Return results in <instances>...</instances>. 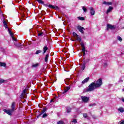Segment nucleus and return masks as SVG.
I'll use <instances>...</instances> for the list:
<instances>
[{"mask_svg": "<svg viewBox=\"0 0 124 124\" xmlns=\"http://www.w3.org/2000/svg\"><path fill=\"white\" fill-rule=\"evenodd\" d=\"M96 89V87H95V85H94V82H92L89 86L86 88V92H93V91H94Z\"/></svg>", "mask_w": 124, "mask_h": 124, "instance_id": "f257e3e1", "label": "nucleus"}, {"mask_svg": "<svg viewBox=\"0 0 124 124\" xmlns=\"http://www.w3.org/2000/svg\"><path fill=\"white\" fill-rule=\"evenodd\" d=\"M94 85L96 89H97V88H100V87L102 86V79L101 78L98 79L94 82Z\"/></svg>", "mask_w": 124, "mask_h": 124, "instance_id": "f03ea898", "label": "nucleus"}, {"mask_svg": "<svg viewBox=\"0 0 124 124\" xmlns=\"http://www.w3.org/2000/svg\"><path fill=\"white\" fill-rule=\"evenodd\" d=\"M81 100L84 103H88L90 101V97L85 96H82L81 97Z\"/></svg>", "mask_w": 124, "mask_h": 124, "instance_id": "7ed1b4c3", "label": "nucleus"}, {"mask_svg": "<svg viewBox=\"0 0 124 124\" xmlns=\"http://www.w3.org/2000/svg\"><path fill=\"white\" fill-rule=\"evenodd\" d=\"M80 45L82 47V52L83 53V56L85 57L86 56V47H85V45H84V43L82 42L80 43Z\"/></svg>", "mask_w": 124, "mask_h": 124, "instance_id": "20e7f679", "label": "nucleus"}, {"mask_svg": "<svg viewBox=\"0 0 124 124\" xmlns=\"http://www.w3.org/2000/svg\"><path fill=\"white\" fill-rule=\"evenodd\" d=\"M78 30L81 32V33H84V31L85 30L84 27H82V26H78L77 27Z\"/></svg>", "mask_w": 124, "mask_h": 124, "instance_id": "39448f33", "label": "nucleus"}, {"mask_svg": "<svg viewBox=\"0 0 124 124\" xmlns=\"http://www.w3.org/2000/svg\"><path fill=\"white\" fill-rule=\"evenodd\" d=\"M3 111L5 112L6 114H8V115H9L10 116H11V114L12 113V110L11 109L7 110L6 109H3Z\"/></svg>", "mask_w": 124, "mask_h": 124, "instance_id": "423d86ee", "label": "nucleus"}, {"mask_svg": "<svg viewBox=\"0 0 124 124\" xmlns=\"http://www.w3.org/2000/svg\"><path fill=\"white\" fill-rule=\"evenodd\" d=\"M107 27V31H109V29H110V30H114L115 29V26L111 24H108Z\"/></svg>", "mask_w": 124, "mask_h": 124, "instance_id": "0eeeda50", "label": "nucleus"}, {"mask_svg": "<svg viewBox=\"0 0 124 124\" xmlns=\"http://www.w3.org/2000/svg\"><path fill=\"white\" fill-rule=\"evenodd\" d=\"M27 94V90L25 89L23 90L22 93L21 94V97L22 98H26V95Z\"/></svg>", "mask_w": 124, "mask_h": 124, "instance_id": "6e6552de", "label": "nucleus"}, {"mask_svg": "<svg viewBox=\"0 0 124 124\" xmlns=\"http://www.w3.org/2000/svg\"><path fill=\"white\" fill-rule=\"evenodd\" d=\"M90 10L91 15L93 16V15H94V14H95V11H94V9H93V7L90 8Z\"/></svg>", "mask_w": 124, "mask_h": 124, "instance_id": "1a4fd4ad", "label": "nucleus"}, {"mask_svg": "<svg viewBox=\"0 0 124 124\" xmlns=\"http://www.w3.org/2000/svg\"><path fill=\"white\" fill-rule=\"evenodd\" d=\"M8 31L9 33L10 34L13 40H15V41H16V39H15V38H14V37L13 36V33H12V32H11V31H10L9 29H8Z\"/></svg>", "mask_w": 124, "mask_h": 124, "instance_id": "9d476101", "label": "nucleus"}, {"mask_svg": "<svg viewBox=\"0 0 124 124\" xmlns=\"http://www.w3.org/2000/svg\"><path fill=\"white\" fill-rule=\"evenodd\" d=\"M90 80V78H85L82 81V84H85L86 83H87V82H89V80Z\"/></svg>", "mask_w": 124, "mask_h": 124, "instance_id": "9b49d317", "label": "nucleus"}, {"mask_svg": "<svg viewBox=\"0 0 124 124\" xmlns=\"http://www.w3.org/2000/svg\"><path fill=\"white\" fill-rule=\"evenodd\" d=\"M103 4H105L106 5H112V2H107L106 1H104L103 2Z\"/></svg>", "mask_w": 124, "mask_h": 124, "instance_id": "f8f14e48", "label": "nucleus"}, {"mask_svg": "<svg viewBox=\"0 0 124 124\" xmlns=\"http://www.w3.org/2000/svg\"><path fill=\"white\" fill-rule=\"evenodd\" d=\"M75 38L76 39V40H78V41H79V42H81L82 41V39L81 38V36L78 35Z\"/></svg>", "mask_w": 124, "mask_h": 124, "instance_id": "ddd939ff", "label": "nucleus"}, {"mask_svg": "<svg viewBox=\"0 0 124 124\" xmlns=\"http://www.w3.org/2000/svg\"><path fill=\"white\" fill-rule=\"evenodd\" d=\"M113 10V7L109 6L108 7V9L107 11V14H108V13H109V12H111Z\"/></svg>", "mask_w": 124, "mask_h": 124, "instance_id": "4468645a", "label": "nucleus"}, {"mask_svg": "<svg viewBox=\"0 0 124 124\" xmlns=\"http://www.w3.org/2000/svg\"><path fill=\"white\" fill-rule=\"evenodd\" d=\"M47 50H48V47H47V46H45L44 47H43V55H44V54H45L47 51Z\"/></svg>", "mask_w": 124, "mask_h": 124, "instance_id": "2eb2a0df", "label": "nucleus"}, {"mask_svg": "<svg viewBox=\"0 0 124 124\" xmlns=\"http://www.w3.org/2000/svg\"><path fill=\"white\" fill-rule=\"evenodd\" d=\"M0 66H3V67H6V63L5 62H0Z\"/></svg>", "mask_w": 124, "mask_h": 124, "instance_id": "dca6fc26", "label": "nucleus"}, {"mask_svg": "<svg viewBox=\"0 0 124 124\" xmlns=\"http://www.w3.org/2000/svg\"><path fill=\"white\" fill-rule=\"evenodd\" d=\"M70 89V86L66 87L64 89V93H67L68 91Z\"/></svg>", "mask_w": 124, "mask_h": 124, "instance_id": "f3484780", "label": "nucleus"}, {"mask_svg": "<svg viewBox=\"0 0 124 124\" xmlns=\"http://www.w3.org/2000/svg\"><path fill=\"white\" fill-rule=\"evenodd\" d=\"M118 111L120 112V113H124V109L123 108L120 107L118 108Z\"/></svg>", "mask_w": 124, "mask_h": 124, "instance_id": "a211bd4d", "label": "nucleus"}, {"mask_svg": "<svg viewBox=\"0 0 124 124\" xmlns=\"http://www.w3.org/2000/svg\"><path fill=\"white\" fill-rule=\"evenodd\" d=\"M38 65H39V63H35V64H32V65H31V67L35 68L37 67V66H38Z\"/></svg>", "mask_w": 124, "mask_h": 124, "instance_id": "6ab92c4d", "label": "nucleus"}, {"mask_svg": "<svg viewBox=\"0 0 124 124\" xmlns=\"http://www.w3.org/2000/svg\"><path fill=\"white\" fill-rule=\"evenodd\" d=\"M48 7H49L50 8H53V9H56V8H57V9L59 8V7H58V6H54L52 5H49Z\"/></svg>", "mask_w": 124, "mask_h": 124, "instance_id": "aec40b11", "label": "nucleus"}, {"mask_svg": "<svg viewBox=\"0 0 124 124\" xmlns=\"http://www.w3.org/2000/svg\"><path fill=\"white\" fill-rule=\"evenodd\" d=\"M15 109V103H13L12 104V109H11L12 110V111L13 112V111H14Z\"/></svg>", "mask_w": 124, "mask_h": 124, "instance_id": "412c9836", "label": "nucleus"}, {"mask_svg": "<svg viewBox=\"0 0 124 124\" xmlns=\"http://www.w3.org/2000/svg\"><path fill=\"white\" fill-rule=\"evenodd\" d=\"M48 59H49V54H46L45 58V62H48Z\"/></svg>", "mask_w": 124, "mask_h": 124, "instance_id": "4be33fe9", "label": "nucleus"}, {"mask_svg": "<svg viewBox=\"0 0 124 124\" xmlns=\"http://www.w3.org/2000/svg\"><path fill=\"white\" fill-rule=\"evenodd\" d=\"M3 24L4 25V27H5V29H7V24L6 23V21L4 20Z\"/></svg>", "mask_w": 124, "mask_h": 124, "instance_id": "5701e85b", "label": "nucleus"}, {"mask_svg": "<svg viewBox=\"0 0 124 124\" xmlns=\"http://www.w3.org/2000/svg\"><path fill=\"white\" fill-rule=\"evenodd\" d=\"M78 20H80V21H84V20H85V18L84 17L78 16Z\"/></svg>", "mask_w": 124, "mask_h": 124, "instance_id": "b1692460", "label": "nucleus"}, {"mask_svg": "<svg viewBox=\"0 0 124 124\" xmlns=\"http://www.w3.org/2000/svg\"><path fill=\"white\" fill-rule=\"evenodd\" d=\"M71 112V108L67 107V113H70Z\"/></svg>", "mask_w": 124, "mask_h": 124, "instance_id": "393cba45", "label": "nucleus"}, {"mask_svg": "<svg viewBox=\"0 0 124 124\" xmlns=\"http://www.w3.org/2000/svg\"><path fill=\"white\" fill-rule=\"evenodd\" d=\"M117 39L118 40H119V41H120V42H122V41H123V39L120 36H117Z\"/></svg>", "mask_w": 124, "mask_h": 124, "instance_id": "a878e982", "label": "nucleus"}, {"mask_svg": "<svg viewBox=\"0 0 124 124\" xmlns=\"http://www.w3.org/2000/svg\"><path fill=\"white\" fill-rule=\"evenodd\" d=\"M36 0L39 3H40L41 4H43V3H44V2L42 1V0Z\"/></svg>", "mask_w": 124, "mask_h": 124, "instance_id": "bb28decb", "label": "nucleus"}, {"mask_svg": "<svg viewBox=\"0 0 124 124\" xmlns=\"http://www.w3.org/2000/svg\"><path fill=\"white\" fill-rule=\"evenodd\" d=\"M42 52V51H41V50H38L35 52V54L36 55H38V54H40V53H41Z\"/></svg>", "mask_w": 124, "mask_h": 124, "instance_id": "cd10ccee", "label": "nucleus"}, {"mask_svg": "<svg viewBox=\"0 0 124 124\" xmlns=\"http://www.w3.org/2000/svg\"><path fill=\"white\" fill-rule=\"evenodd\" d=\"M5 81V80H4V79L0 78V85L1 84L4 83Z\"/></svg>", "mask_w": 124, "mask_h": 124, "instance_id": "c85d7f7f", "label": "nucleus"}, {"mask_svg": "<svg viewBox=\"0 0 124 124\" xmlns=\"http://www.w3.org/2000/svg\"><path fill=\"white\" fill-rule=\"evenodd\" d=\"M90 107H93V106H96V104L93 103V104H91L89 105Z\"/></svg>", "mask_w": 124, "mask_h": 124, "instance_id": "c756f323", "label": "nucleus"}, {"mask_svg": "<svg viewBox=\"0 0 124 124\" xmlns=\"http://www.w3.org/2000/svg\"><path fill=\"white\" fill-rule=\"evenodd\" d=\"M46 111H47V108H43V110L42 111L41 114H44Z\"/></svg>", "mask_w": 124, "mask_h": 124, "instance_id": "7c9ffc66", "label": "nucleus"}, {"mask_svg": "<svg viewBox=\"0 0 124 124\" xmlns=\"http://www.w3.org/2000/svg\"><path fill=\"white\" fill-rule=\"evenodd\" d=\"M81 68H82V70H84V69H85V68H86V64H83L82 65Z\"/></svg>", "mask_w": 124, "mask_h": 124, "instance_id": "2f4dec72", "label": "nucleus"}, {"mask_svg": "<svg viewBox=\"0 0 124 124\" xmlns=\"http://www.w3.org/2000/svg\"><path fill=\"white\" fill-rule=\"evenodd\" d=\"M82 9L83 10V11H84V12H87V8L85 7V6H83L82 7Z\"/></svg>", "mask_w": 124, "mask_h": 124, "instance_id": "473e14b6", "label": "nucleus"}, {"mask_svg": "<svg viewBox=\"0 0 124 124\" xmlns=\"http://www.w3.org/2000/svg\"><path fill=\"white\" fill-rule=\"evenodd\" d=\"M83 116L84 118H87V117H88V114H87L86 113H83Z\"/></svg>", "mask_w": 124, "mask_h": 124, "instance_id": "72a5a7b5", "label": "nucleus"}, {"mask_svg": "<svg viewBox=\"0 0 124 124\" xmlns=\"http://www.w3.org/2000/svg\"><path fill=\"white\" fill-rule=\"evenodd\" d=\"M73 36L75 38L76 36H77L78 35L76 33H75V32H73Z\"/></svg>", "mask_w": 124, "mask_h": 124, "instance_id": "f704fd0d", "label": "nucleus"}, {"mask_svg": "<svg viewBox=\"0 0 124 124\" xmlns=\"http://www.w3.org/2000/svg\"><path fill=\"white\" fill-rule=\"evenodd\" d=\"M119 124H124V120H122L119 122Z\"/></svg>", "mask_w": 124, "mask_h": 124, "instance_id": "c9c22d12", "label": "nucleus"}, {"mask_svg": "<svg viewBox=\"0 0 124 124\" xmlns=\"http://www.w3.org/2000/svg\"><path fill=\"white\" fill-rule=\"evenodd\" d=\"M46 117H47V114L45 113L43 115V116H42L43 118H46Z\"/></svg>", "mask_w": 124, "mask_h": 124, "instance_id": "e433bc0d", "label": "nucleus"}, {"mask_svg": "<svg viewBox=\"0 0 124 124\" xmlns=\"http://www.w3.org/2000/svg\"><path fill=\"white\" fill-rule=\"evenodd\" d=\"M43 34V33H42V32H38V36H40L42 35Z\"/></svg>", "mask_w": 124, "mask_h": 124, "instance_id": "4c0bfd02", "label": "nucleus"}, {"mask_svg": "<svg viewBox=\"0 0 124 124\" xmlns=\"http://www.w3.org/2000/svg\"><path fill=\"white\" fill-rule=\"evenodd\" d=\"M72 123H75V124H76V123H77V120H76V119H74L72 121Z\"/></svg>", "mask_w": 124, "mask_h": 124, "instance_id": "58836bf2", "label": "nucleus"}, {"mask_svg": "<svg viewBox=\"0 0 124 124\" xmlns=\"http://www.w3.org/2000/svg\"><path fill=\"white\" fill-rule=\"evenodd\" d=\"M69 80H70V79L69 78H66L65 80V82H68L69 81Z\"/></svg>", "mask_w": 124, "mask_h": 124, "instance_id": "ea45409f", "label": "nucleus"}, {"mask_svg": "<svg viewBox=\"0 0 124 124\" xmlns=\"http://www.w3.org/2000/svg\"><path fill=\"white\" fill-rule=\"evenodd\" d=\"M104 66H105V67H106V66H107V63H105L104 64Z\"/></svg>", "mask_w": 124, "mask_h": 124, "instance_id": "a19ab883", "label": "nucleus"}, {"mask_svg": "<svg viewBox=\"0 0 124 124\" xmlns=\"http://www.w3.org/2000/svg\"><path fill=\"white\" fill-rule=\"evenodd\" d=\"M54 101H55V99H52L51 100L50 102H54Z\"/></svg>", "mask_w": 124, "mask_h": 124, "instance_id": "79ce46f5", "label": "nucleus"}, {"mask_svg": "<svg viewBox=\"0 0 124 124\" xmlns=\"http://www.w3.org/2000/svg\"><path fill=\"white\" fill-rule=\"evenodd\" d=\"M122 101H123V102H124V99H122Z\"/></svg>", "mask_w": 124, "mask_h": 124, "instance_id": "37998d69", "label": "nucleus"}, {"mask_svg": "<svg viewBox=\"0 0 124 124\" xmlns=\"http://www.w3.org/2000/svg\"><path fill=\"white\" fill-rule=\"evenodd\" d=\"M17 47H20V44H19L18 46H17Z\"/></svg>", "mask_w": 124, "mask_h": 124, "instance_id": "c03bdc74", "label": "nucleus"}, {"mask_svg": "<svg viewBox=\"0 0 124 124\" xmlns=\"http://www.w3.org/2000/svg\"><path fill=\"white\" fill-rule=\"evenodd\" d=\"M59 18L60 19H61L62 17H61L59 16Z\"/></svg>", "mask_w": 124, "mask_h": 124, "instance_id": "a18cd8bd", "label": "nucleus"}, {"mask_svg": "<svg viewBox=\"0 0 124 124\" xmlns=\"http://www.w3.org/2000/svg\"><path fill=\"white\" fill-rule=\"evenodd\" d=\"M123 92H124V89H123Z\"/></svg>", "mask_w": 124, "mask_h": 124, "instance_id": "49530a36", "label": "nucleus"}, {"mask_svg": "<svg viewBox=\"0 0 124 124\" xmlns=\"http://www.w3.org/2000/svg\"><path fill=\"white\" fill-rule=\"evenodd\" d=\"M40 115H42V114H41H41H40Z\"/></svg>", "mask_w": 124, "mask_h": 124, "instance_id": "de8ad7c7", "label": "nucleus"}]
</instances>
